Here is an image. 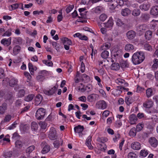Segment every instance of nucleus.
<instances>
[{
    "instance_id": "obj_54",
    "label": "nucleus",
    "mask_w": 158,
    "mask_h": 158,
    "mask_svg": "<svg viewBox=\"0 0 158 158\" xmlns=\"http://www.w3.org/2000/svg\"><path fill=\"white\" fill-rule=\"evenodd\" d=\"M136 155L133 152H129L128 155V158H136Z\"/></svg>"
},
{
    "instance_id": "obj_4",
    "label": "nucleus",
    "mask_w": 158,
    "mask_h": 158,
    "mask_svg": "<svg viewBox=\"0 0 158 158\" xmlns=\"http://www.w3.org/2000/svg\"><path fill=\"white\" fill-rule=\"evenodd\" d=\"M123 0H113L110 3L111 8L112 9H114L118 6H123Z\"/></svg>"
},
{
    "instance_id": "obj_26",
    "label": "nucleus",
    "mask_w": 158,
    "mask_h": 158,
    "mask_svg": "<svg viewBox=\"0 0 158 158\" xmlns=\"http://www.w3.org/2000/svg\"><path fill=\"white\" fill-rule=\"evenodd\" d=\"M150 7V5L148 3H144L140 5V8L144 11L148 10Z\"/></svg>"
},
{
    "instance_id": "obj_1",
    "label": "nucleus",
    "mask_w": 158,
    "mask_h": 158,
    "mask_svg": "<svg viewBox=\"0 0 158 158\" xmlns=\"http://www.w3.org/2000/svg\"><path fill=\"white\" fill-rule=\"evenodd\" d=\"M144 58V55L143 52H137L133 55L131 61L134 64H138L143 61Z\"/></svg>"
},
{
    "instance_id": "obj_36",
    "label": "nucleus",
    "mask_w": 158,
    "mask_h": 158,
    "mask_svg": "<svg viewBox=\"0 0 158 158\" xmlns=\"http://www.w3.org/2000/svg\"><path fill=\"white\" fill-rule=\"evenodd\" d=\"M12 116L10 114L6 115L4 119V120L2 121V123H6L9 122L11 119Z\"/></svg>"
},
{
    "instance_id": "obj_61",
    "label": "nucleus",
    "mask_w": 158,
    "mask_h": 158,
    "mask_svg": "<svg viewBox=\"0 0 158 158\" xmlns=\"http://www.w3.org/2000/svg\"><path fill=\"white\" fill-rule=\"evenodd\" d=\"M74 6L73 5H70L68 6L66 9V11L67 13H69L73 9Z\"/></svg>"
},
{
    "instance_id": "obj_19",
    "label": "nucleus",
    "mask_w": 158,
    "mask_h": 158,
    "mask_svg": "<svg viewBox=\"0 0 158 158\" xmlns=\"http://www.w3.org/2000/svg\"><path fill=\"white\" fill-rule=\"evenodd\" d=\"M129 119L131 123L134 124L137 121L138 118L136 116L135 114H132L130 115Z\"/></svg>"
},
{
    "instance_id": "obj_45",
    "label": "nucleus",
    "mask_w": 158,
    "mask_h": 158,
    "mask_svg": "<svg viewBox=\"0 0 158 158\" xmlns=\"http://www.w3.org/2000/svg\"><path fill=\"white\" fill-rule=\"evenodd\" d=\"M103 10V8L101 6H97L94 9V10L95 13H99Z\"/></svg>"
},
{
    "instance_id": "obj_39",
    "label": "nucleus",
    "mask_w": 158,
    "mask_h": 158,
    "mask_svg": "<svg viewBox=\"0 0 158 158\" xmlns=\"http://www.w3.org/2000/svg\"><path fill=\"white\" fill-rule=\"evenodd\" d=\"M146 94L148 98L150 97L152 95V90L151 88H148L146 90Z\"/></svg>"
},
{
    "instance_id": "obj_6",
    "label": "nucleus",
    "mask_w": 158,
    "mask_h": 158,
    "mask_svg": "<svg viewBox=\"0 0 158 158\" xmlns=\"http://www.w3.org/2000/svg\"><path fill=\"white\" fill-rule=\"evenodd\" d=\"M41 146L43 148L41 151V153L43 154H44L48 153L50 149V146L45 142H43L42 143Z\"/></svg>"
},
{
    "instance_id": "obj_37",
    "label": "nucleus",
    "mask_w": 158,
    "mask_h": 158,
    "mask_svg": "<svg viewBox=\"0 0 158 158\" xmlns=\"http://www.w3.org/2000/svg\"><path fill=\"white\" fill-rule=\"evenodd\" d=\"M140 13V11L139 9H136L134 10L132 12V15L135 16L139 15Z\"/></svg>"
},
{
    "instance_id": "obj_31",
    "label": "nucleus",
    "mask_w": 158,
    "mask_h": 158,
    "mask_svg": "<svg viewBox=\"0 0 158 158\" xmlns=\"http://www.w3.org/2000/svg\"><path fill=\"white\" fill-rule=\"evenodd\" d=\"M136 131L135 127L132 128L130 131L129 135L132 137H135L136 134Z\"/></svg>"
},
{
    "instance_id": "obj_60",
    "label": "nucleus",
    "mask_w": 158,
    "mask_h": 158,
    "mask_svg": "<svg viewBox=\"0 0 158 158\" xmlns=\"http://www.w3.org/2000/svg\"><path fill=\"white\" fill-rule=\"evenodd\" d=\"M121 67L123 68H125L128 67L127 62L125 61H123L120 63Z\"/></svg>"
},
{
    "instance_id": "obj_15",
    "label": "nucleus",
    "mask_w": 158,
    "mask_h": 158,
    "mask_svg": "<svg viewBox=\"0 0 158 158\" xmlns=\"http://www.w3.org/2000/svg\"><path fill=\"white\" fill-rule=\"evenodd\" d=\"M150 14L154 16H157L158 15V6H156L152 7Z\"/></svg>"
},
{
    "instance_id": "obj_20",
    "label": "nucleus",
    "mask_w": 158,
    "mask_h": 158,
    "mask_svg": "<svg viewBox=\"0 0 158 158\" xmlns=\"http://www.w3.org/2000/svg\"><path fill=\"white\" fill-rule=\"evenodd\" d=\"M7 108V104L6 103H3L1 106H0V114H4Z\"/></svg>"
},
{
    "instance_id": "obj_41",
    "label": "nucleus",
    "mask_w": 158,
    "mask_h": 158,
    "mask_svg": "<svg viewBox=\"0 0 158 158\" xmlns=\"http://www.w3.org/2000/svg\"><path fill=\"white\" fill-rule=\"evenodd\" d=\"M144 49L148 51H152V48L151 45L148 43H146L144 44Z\"/></svg>"
},
{
    "instance_id": "obj_44",
    "label": "nucleus",
    "mask_w": 158,
    "mask_h": 158,
    "mask_svg": "<svg viewBox=\"0 0 158 158\" xmlns=\"http://www.w3.org/2000/svg\"><path fill=\"white\" fill-rule=\"evenodd\" d=\"M35 146H30L27 148L26 149V153L28 154H30L34 149Z\"/></svg>"
},
{
    "instance_id": "obj_23",
    "label": "nucleus",
    "mask_w": 158,
    "mask_h": 158,
    "mask_svg": "<svg viewBox=\"0 0 158 158\" xmlns=\"http://www.w3.org/2000/svg\"><path fill=\"white\" fill-rule=\"evenodd\" d=\"M92 137L91 136H89L87 138L85 142L86 145L88 147V148L90 149H92L93 148V147L91 145V141Z\"/></svg>"
},
{
    "instance_id": "obj_7",
    "label": "nucleus",
    "mask_w": 158,
    "mask_h": 158,
    "mask_svg": "<svg viewBox=\"0 0 158 158\" xmlns=\"http://www.w3.org/2000/svg\"><path fill=\"white\" fill-rule=\"evenodd\" d=\"M96 107L99 109H104L107 107L106 102L104 100L99 101L96 104Z\"/></svg>"
},
{
    "instance_id": "obj_50",
    "label": "nucleus",
    "mask_w": 158,
    "mask_h": 158,
    "mask_svg": "<svg viewBox=\"0 0 158 158\" xmlns=\"http://www.w3.org/2000/svg\"><path fill=\"white\" fill-rule=\"evenodd\" d=\"M117 87L118 89L115 90V92H118L119 94L118 95H119L122 93L121 89H125L124 87L123 86H118Z\"/></svg>"
},
{
    "instance_id": "obj_42",
    "label": "nucleus",
    "mask_w": 158,
    "mask_h": 158,
    "mask_svg": "<svg viewBox=\"0 0 158 158\" xmlns=\"http://www.w3.org/2000/svg\"><path fill=\"white\" fill-rule=\"evenodd\" d=\"M28 67L29 71L30 72L31 74L32 75H33L34 74V72L35 70L34 68H33V66L31 63H29L28 64Z\"/></svg>"
},
{
    "instance_id": "obj_27",
    "label": "nucleus",
    "mask_w": 158,
    "mask_h": 158,
    "mask_svg": "<svg viewBox=\"0 0 158 158\" xmlns=\"http://www.w3.org/2000/svg\"><path fill=\"white\" fill-rule=\"evenodd\" d=\"M60 142H61V144L63 142V141L61 139H58L55 141L53 143L54 147L56 148H58L59 147Z\"/></svg>"
},
{
    "instance_id": "obj_49",
    "label": "nucleus",
    "mask_w": 158,
    "mask_h": 158,
    "mask_svg": "<svg viewBox=\"0 0 158 158\" xmlns=\"http://www.w3.org/2000/svg\"><path fill=\"white\" fill-rule=\"evenodd\" d=\"M140 154L142 157H145L148 154V153L147 150L145 149L142 150L140 152Z\"/></svg>"
},
{
    "instance_id": "obj_59",
    "label": "nucleus",
    "mask_w": 158,
    "mask_h": 158,
    "mask_svg": "<svg viewBox=\"0 0 158 158\" xmlns=\"http://www.w3.org/2000/svg\"><path fill=\"white\" fill-rule=\"evenodd\" d=\"M25 94V91L24 90H21L19 91L18 93V96L19 97H22L24 96Z\"/></svg>"
},
{
    "instance_id": "obj_17",
    "label": "nucleus",
    "mask_w": 158,
    "mask_h": 158,
    "mask_svg": "<svg viewBox=\"0 0 158 158\" xmlns=\"http://www.w3.org/2000/svg\"><path fill=\"white\" fill-rule=\"evenodd\" d=\"M153 103L151 100H148L143 103V106L146 108H149L152 107L153 105Z\"/></svg>"
},
{
    "instance_id": "obj_33",
    "label": "nucleus",
    "mask_w": 158,
    "mask_h": 158,
    "mask_svg": "<svg viewBox=\"0 0 158 158\" xmlns=\"http://www.w3.org/2000/svg\"><path fill=\"white\" fill-rule=\"evenodd\" d=\"M38 126L36 123L35 122H33L31 123V127L33 131H36L38 129Z\"/></svg>"
},
{
    "instance_id": "obj_64",
    "label": "nucleus",
    "mask_w": 158,
    "mask_h": 158,
    "mask_svg": "<svg viewBox=\"0 0 158 158\" xmlns=\"http://www.w3.org/2000/svg\"><path fill=\"white\" fill-rule=\"evenodd\" d=\"M19 138V135L16 132H15L13 134V136L12 137V139L15 140L18 139Z\"/></svg>"
},
{
    "instance_id": "obj_28",
    "label": "nucleus",
    "mask_w": 158,
    "mask_h": 158,
    "mask_svg": "<svg viewBox=\"0 0 158 158\" xmlns=\"http://www.w3.org/2000/svg\"><path fill=\"white\" fill-rule=\"evenodd\" d=\"M110 68L113 70L115 71L118 70L120 68V66L118 63H114L112 64L110 66Z\"/></svg>"
},
{
    "instance_id": "obj_10",
    "label": "nucleus",
    "mask_w": 158,
    "mask_h": 158,
    "mask_svg": "<svg viewBox=\"0 0 158 158\" xmlns=\"http://www.w3.org/2000/svg\"><path fill=\"white\" fill-rule=\"evenodd\" d=\"M102 24L104 26L107 28H111L113 26L114 23L112 18H110L108 21L106 23H103Z\"/></svg>"
},
{
    "instance_id": "obj_18",
    "label": "nucleus",
    "mask_w": 158,
    "mask_h": 158,
    "mask_svg": "<svg viewBox=\"0 0 158 158\" xmlns=\"http://www.w3.org/2000/svg\"><path fill=\"white\" fill-rule=\"evenodd\" d=\"M43 99L42 96L41 95H37L35 98V104L36 106H38L41 102Z\"/></svg>"
},
{
    "instance_id": "obj_14",
    "label": "nucleus",
    "mask_w": 158,
    "mask_h": 158,
    "mask_svg": "<svg viewBox=\"0 0 158 158\" xmlns=\"http://www.w3.org/2000/svg\"><path fill=\"white\" fill-rule=\"evenodd\" d=\"M149 142L150 144L153 147H156L157 145V141L155 137L150 138L149 140Z\"/></svg>"
},
{
    "instance_id": "obj_51",
    "label": "nucleus",
    "mask_w": 158,
    "mask_h": 158,
    "mask_svg": "<svg viewBox=\"0 0 158 158\" xmlns=\"http://www.w3.org/2000/svg\"><path fill=\"white\" fill-rule=\"evenodd\" d=\"M39 124L41 128L44 129H45L47 126V124L44 122H40Z\"/></svg>"
},
{
    "instance_id": "obj_48",
    "label": "nucleus",
    "mask_w": 158,
    "mask_h": 158,
    "mask_svg": "<svg viewBox=\"0 0 158 158\" xmlns=\"http://www.w3.org/2000/svg\"><path fill=\"white\" fill-rule=\"evenodd\" d=\"M42 62L44 64L49 66H51L53 65L52 61L49 60H43Z\"/></svg>"
},
{
    "instance_id": "obj_63",
    "label": "nucleus",
    "mask_w": 158,
    "mask_h": 158,
    "mask_svg": "<svg viewBox=\"0 0 158 158\" xmlns=\"http://www.w3.org/2000/svg\"><path fill=\"white\" fill-rule=\"evenodd\" d=\"M85 90H86L87 92L91 91L92 89V86L90 84L86 86H85Z\"/></svg>"
},
{
    "instance_id": "obj_34",
    "label": "nucleus",
    "mask_w": 158,
    "mask_h": 158,
    "mask_svg": "<svg viewBox=\"0 0 158 158\" xmlns=\"http://www.w3.org/2000/svg\"><path fill=\"white\" fill-rule=\"evenodd\" d=\"M35 95L33 94H30L25 97L24 100L27 102L31 101L34 98Z\"/></svg>"
},
{
    "instance_id": "obj_57",
    "label": "nucleus",
    "mask_w": 158,
    "mask_h": 158,
    "mask_svg": "<svg viewBox=\"0 0 158 158\" xmlns=\"http://www.w3.org/2000/svg\"><path fill=\"white\" fill-rule=\"evenodd\" d=\"M116 23L117 25L118 26H121L124 25V23L121 20L119 19H116Z\"/></svg>"
},
{
    "instance_id": "obj_5",
    "label": "nucleus",
    "mask_w": 158,
    "mask_h": 158,
    "mask_svg": "<svg viewBox=\"0 0 158 158\" xmlns=\"http://www.w3.org/2000/svg\"><path fill=\"white\" fill-rule=\"evenodd\" d=\"M48 137L50 139L54 140L56 139L57 136L56 129L53 127L51 128L48 135Z\"/></svg>"
},
{
    "instance_id": "obj_62",
    "label": "nucleus",
    "mask_w": 158,
    "mask_h": 158,
    "mask_svg": "<svg viewBox=\"0 0 158 158\" xmlns=\"http://www.w3.org/2000/svg\"><path fill=\"white\" fill-rule=\"evenodd\" d=\"M122 125V123L121 121L119 120H118L115 123V127L118 128H119Z\"/></svg>"
},
{
    "instance_id": "obj_55",
    "label": "nucleus",
    "mask_w": 158,
    "mask_h": 158,
    "mask_svg": "<svg viewBox=\"0 0 158 158\" xmlns=\"http://www.w3.org/2000/svg\"><path fill=\"white\" fill-rule=\"evenodd\" d=\"M116 82L120 85H123V84L124 83V80L122 79L118 78L116 80Z\"/></svg>"
},
{
    "instance_id": "obj_16",
    "label": "nucleus",
    "mask_w": 158,
    "mask_h": 158,
    "mask_svg": "<svg viewBox=\"0 0 158 158\" xmlns=\"http://www.w3.org/2000/svg\"><path fill=\"white\" fill-rule=\"evenodd\" d=\"M131 148L134 150H138L140 149L141 146L140 143L138 142H133L131 144Z\"/></svg>"
},
{
    "instance_id": "obj_25",
    "label": "nucleus",
    "mask_w": 158,
    "mask_h": 158,
    "mask_svg": "<svg viewBox=\"0 0 158 158\" xmlns=\"http://www.w3.org/2000/svg\"><path fill=\"white\" fill-rule=\"evenodd\" d=\"M61 40L63 44H67L70 45L72 44L71 41L67 38H62L61 39Z\"/></svg>"
},
{
    "instance_id": "obj_30",
    "label": "nucleus",
    "mask_w": 158,
    "mask_h": 158,
    "mask_svg": "<svg viewBox=\"0 0 158 158\" xmlns=\"http://www.w3.org/2000/svg\"><path fill=\"white\" fill-rule=\"evenodd\" d=\"M17 83V80L15 78H13L9 81V85L11 87H14Z\"/></svg>"
},
{
    "instance_id": "obj_9",
    "label": "nucleus",
    "mask_w": 158,
    "mask_h": 158,
    "mask_svg": "<svg viewBox=\"0 0 158 158\" xmlns=\"http://www.w3.org/2000/svg\"><path fill=\"white\" fill-rule=\"evenodd\" d=\"M136 34V33L134 31L130 30L127 33L126 35L128 39L132 40L135 38Z\"/></svg>"
},
{
    "instance_id": "obj_22",
    "label": "nucleus",
    "mask_w": 158,
    "mask_h": 158,
    "mask_svg": "<svg viewBox=\"0 0 158 158\" xmlns=\"http://www.w3.org/2000/svg\"><path fill=\"white\" fill-rule=\"evenodd\" d=\"M152 33L150 30L147 31L145 34V38L146 39L149 40L151 39L152 36Z\"/></svg>"
},
{
    "instance_id": "obj_40",
    "label": "nucleus",
    "mask_w": 158,
    "mask_h": 158,
    "mask_svg": "<svg viewBox=\"0 0 158 158\" xmlns=\"http://www.w3.org/2000/svg\"><path fill=\"white\" fill-rule=\"evenodd\" d=\"M12 30L11 29H8L2 35L3 36H10L12 35L11 33Z\"/></svg>"
},
{
    "instance_id": "obj_24",
    "label": "nucleus",
    "mask_w": 158,
    "mask_h": 158,
    "mask_svg": "<svg viewBox=\"0 0 158 158\" xmlns=\"http://www.w3.org/2000/svg\"><path fill=\"white\" fill-rule=\"evenodd\" d=\"M134 48V46L131 44H127L125 47V50L127 52H130L132 51Z\"/></svg>"
},
{
    "instance_id": "obj_47",
    "label": "nucleus",
    "mask_w": 158,
    "mask_h": 158,
    "mask_svg": "<svg viewBox=\"0 0 158 158\" xmlns=\"http://www.w3.org/2000/svg\"><path fill=\"white\" fill-rule=\"evenodd\" d=\"M20 50V47L19 46H16L13 48V52L15 54H16L19 52Z\"/></svg>"
},
{
    "instance_id": "obj_43",
    "label": "nucleus",
    "mask_w": 158,
    "mask_h": 158,
    "mask_svg": "<svg viewBox=\"0 0 158 158\" xmlns=\"http://www.w3.org/2000/svg\"><path fill=\"white\" fill-rule=\"evenodd\" d=\"M19 6V4L17 3L13 4L10 6L9 7L10 10L11 11L17 8Z\"/></svg>"
},
{
    "instance_id": "obj_12",
    "label": "nucleus",
    "mask_w": 158,
    "mask_h": 158,
    "mask_svg": "<svg viewBox=\"0 0 158 158\" xmlns=\"http://www.w3.org/2000/svg\"><path fill=\"white\" fill-rule=\"evenodd\" d=\"M84 129L83 126L81 125H78L77 126L75 127L74 131L75 132L78 133L79 135L80 136L82 134V132Z\"/></svg>"
},
{
    "instance_id": "obj_21",
    "label": "nucleus",
    "mask_w": 158,
    "mask_h": 158,
    "mask_svg": "<svg viewBox=\"0 0 158 158\" xmlns=\"http://www.w3.org/2000/svg\"><path fill=\"white\" fill-rule=\"evenodd\" d=\"M131 13V10L128 8L123 9L121 11V14L123 16H127Z\"/></svg>"
},
{
    "instance_id": "obj_35",
    "label": "nucleus",
    "mask_w": 158,
    "mask_h": 158,
    "mask_svg": "<svg viewBox=\"0 0 158 158\" xmlns=\"http://www.w3.org/2000/svg\"><path fill=\"white\" fill-rule=\"evenodd\" d=\"M101 56L104 59L107 58L109 56V52L106 50L103 51L101 55Z\"/></svg>"
},
{
    "instance_id": "obj_56",
    "label": "nucleus",
    "mask_w": 158,
    "mask_h": 158,
    "mask_svg": "<svg viewBox=\"0 0 158 158\" xmlns=\"http://www.w3.org/2000/svg\"><path fill=\"white\" fill-rule=\"evenodd\" d=\"M121 55L119 54L117 52L114 53L112 56V58H114L116 60L118 59L121 57Z\"/></svg>"
},
{
    "instance_id": "obj_13",
    "label": "nucleus",
    "mask_w": 158,
    "mask_h": 158,
    "mask_svg": "<svg viewBox=\"0 0 158 158\" xmlns=\"http://www.w3.org/2000/svg\"><path fill=\"white\" fill-rule=\"evenodd\" d=\"M98 97V96L97 94H93L88 96L87 98V100L89 102H92Z\"/></svg>"
},
{
    "instance_id": "obj_3",
    "label": "nucleus",
    "mask_w": 158,
    "mask_h": 158,
    "mask_svg": "<svg viewBox=\"0 0 158 158\" xmlns=\"http://www.w3.org/2000/svg\"><path fill=\"white\" fill-rule=\"evenodd\" d=\"M147 28V26L146 24L139 25L136 27L135 30L139 35H141L143 34Z\"/></svg>"
},
{
    "instance_id": "obj_11",
    "label": "nucleus",
    "mask_w": 158,
    "mask_h": 158,
    "mask_svg": "<svg viewBox=\"0 0 158 158\" xmlns=\"http://www.w3.org/2000/svg\"><path fill=\"white\" fill-rule=\"evenodd\" d=\"M11 37H9L8 39L4 38L1 40V43L4 46L7 47L11 44Z\"/></svg>"
},
{
    "instance_id": "obj_52",
    "label": "nucleus",
    "mask_w": 158,
    "mask_h": 158,
    "mask_svg": "<svg viewBox=\"0 0 158 158\" xmlns=\"http://www.w3.org/2000/svg\"><path fill=\"white\" fill-rule=\"evenodd\" d=\"M15 145L17 148H20L22 147L23 143L21 141L17 140L15 143Z\"/></svg>"
},
{
    "instance_id": "obj_32",
    "label": "nucleus",
    "mask_w": 158,
    "mask_h": 158,
    "mask_svg": "<svg viewBox=\"0 0 158 158\" xmlns=\"http://www.w3.org/2000/svg\"><path fill=\"white\" fill-rule=\"evenodd\" d=\"M149 15L148 14H144L141 15V18L144 22L147 21L149 18Z\"/></svg>"
},
{
    "instance_id": "obj_46",
    "label": "nucleus",
    "mask_w": 158,
    "mask_h": 158,
    "mask_svg": "<svg viewBox=\"0 0 158 158\" xmlns=\"http://www.w3.org/2000/svg\"><path fill=\"white\" fill-rule=\"evenodd\" d=\"M22 39L20 37L15 38L13 42L16 44H19L22 43Z\"/></svg>"
},
{
    "instance_id": "obj_58",
    "label": "nucleus",
    "mask_w": 158,
    "mask_h": 158,
    "mask_svg": "<svg viewBox=\"0 0 158 158\" xmlns=\"http://www.w3.org/2000/svg\"><path fill=\"white\" fill-rule=\"evenodd\" d=\"M125 101L127 105H130L131 103V97L130 96L126 97L125 98Z\"/></svg>"
},
{
    "instance_id": "obj_38",
    "label": "nucleus",
    "mask_w": 158,
    "mask_h": 158,
    "mask_svg": "<svg viewBox=\"0 0 158 158\" xmlns=\"http://www.w3.org/2000/svg\"><path fill=\"white\" fill-rule=\"evenodd\" d=\"M144 127V124L143 123H139L136 127V131H140Z\"/></svg>"
},
{
    "instance_id": "obj_53",
    "label": "nucleus",
    "mask_w": 158,
    "mask_h": 158,
    "mask_svg": "<svg viewBox=\"0 0 158 158\" xmlns=\"http://www.w3.org/2000/svg\"><path fill=\"white\" fill-rule=\"evenodd\" d=\"M107 18V16L106 15L104 14H101L99 16V19L102 22L104 21Z\"/></svg>"
},
{
    "instance_id": "obj_8",
    "label": "nucleus",
    "mask_w": 158,
    "mask_h": 158,
    "mask_svg": "<svg viewBox=\"0 0 158 158\" xmlns=\"http://www.w3.org/2000/svg\"><path fill=\"white\" fill-rule=\"evenodd\" d=\"M57 89V86H54L49 90L46 89L44 90L43 92L46 95L49 96L52 95L55 93Z\"/></svg>"
},
{
    "instance_id": "obj_2",
    "label": "nucleus",
    "mask_w": 158,
    "mask_h": 158,
    "mask_svg": "<svg viewBox=\"0 0 158 158\" xmlns=\"http://www.w3.org/2000/svg\"><path fill=\"white\" fill-rule=\"evenodd\" d=\"M46 113V110L42 108L39 109L36 111L35 114V116L38 120L43 119Z\"/></svg>"
},
{
    "instance_id": "obj_29",
    "label": "nucleus",
    "mask_w": 158,
    "mask_h": 158,
    "mask_svg": "<svg viewBox=\"0 0 158 158\" xmlns=\"http://www.w3.org/2000/svg\"><path fill=\"white\" fill-rule=\"evenodd\" d=\"M153 64L152 66V69L155 70L156 69L158 66V59H154L153 61Z\"/></svg>"
}]
</instances>
